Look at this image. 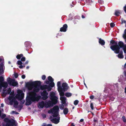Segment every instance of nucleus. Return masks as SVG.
Returning a JSON list of instances; mask_svg holds the SVG:
<instances>
[{
    "instance_id": "32",
    "label": "nucleus",
    "mask_w": 126,
    "mask_h": 126,
    "mask_svg": "<svg viewBox=\"0 0 126 126\" xmlns=\"http://www.w3.org/2000/svg\"><path fill=\"white\" fill-rule=\"evenodd\" d=\"M11 114H18V113L17 112H16L15 111H13L11 112Z\"/></svg>"
},
{
    "instance_id": "61",
    "label": "nucleus",
    "mask_w": 126,
    "mask_h": 126,
    "mask_svg": "<svg viewBox=\"0 0 126 126\" xmlns=\"http://www.w3.org/2000/svg\"><path fill=\"white\" fill-rule=\"evenodd\" d=\"M125 59H126V57H125ZM126 65V63L125 64V66Z\"/></svg>"
},
{
    "instance_id": "25",
    "label": "nucleus",
    "mask_w": 126,
    "mask_h": 126,
    "mask_svg": "<svg viewBox=\"0 0 126 126\" xmlns=\"http://www.w3.org/2000/svg\"><path fill=\"white\" fill-rule=\"evenodd\" d=\"M65 95L66 97H69L72 95V94L70 93H67L65 94Z\"/></svg>"
},
{
    "instance_id": "30",
    "label": "nucleus",
    "mask_w": 126,
    "mask_h": 126,
    "mask_svg": "<svg viewBox=\"0 0 126 126\" xmlns=\"http://www.w3.org/2000/svg\"><path fill=\"white\" fill-rule=\"evenodd\" d=\"M79 101L77 100H75L74 102V104L75 105H77L79 103Z\"/></svg>"
},
{
    "instance_id": "57",
    "label": "nucleus",
    "mask_w": 126,
    "mask_h": 126,
    "mask_svg": "<svg viewBox=\"0 0 126 126\" xmlns=\"http://www.w3.org/2000/svg\"><path fill=\"white\" fill-rule=\"evenodd\" d=\"M82 18H84V16L83 15V16H82Z\"/></svg>"
},
{
    "instance_id": "58",
    "label": "nucleus",
    "mask_w": 126,
    "mask_h": 126,
    "mask_svg": "<svg viewBox=\"0 0 126 126\" xmlns=\"http://www.w3.org/2000/svg\"><path fill=\"white\" fill-rule=\"evenodd\" d=\"M3 117H5L6 116V115H3Z\"/></svg>"
},
{
    "instance_id": "33",
    "label": "nucleus",
    "mask_w": 126,
    "mask_h": 126,
    "mask_svg": "<svg viewBox=\"0 0 126 126\" xmlns=\"http://www.w3.org/2000/svg\"><path fill=\"white\" fill-rule=\"evenodd\" d=\"M124 52L126 54V46H125L123 48Z\"/></svg>"
},
{
    "instance_id": "64",
    "label": "nucleus",
    "mask_w": 126,
    "mask_h": 126,
    "mask_svg": "<svg viewBox=\"0 0 126 126\" xmlns=\"http://www.w3.org/2000/svg\"><path fill=\"white\" fill-rule=\"evenodd\" d=\"M8 63H11L10 62H8Z\"/></svg>"
},
{
    "instance_id": "49",
    "label": "nucleus",
    "mask_w": 126,
    "mask_h": 126,
    "mask_svg": "<svg viewBox=\"0 0 126 126\" xmlns=\"http://www.w3.org/2000/svg\"><path fill=\"white\" fill-rule=\"evenodd\" d=\"M28 63V61H26L25 63V64H27Z\"/></svg>"
},
{
    "instance_id": "3",
    "label": "nucleus",
    "mask_w": 126,
    "mask_h": 126,
    "mask_svg": "<svg viewBox=\"0 0 126 126\" xmlns=\"http://www.w3.org/2000/svg\"><path fill=\"white\" fill-rule=\"evenodd\" d=\"M14 92L12 91L10 94V96L5 100V102L7 104L11 105L14 104V107L16 108L18 104V102L16 101V98L14 97Z\"/></svg>"
},
{
    "instance_id": "6",
    "label": "nucleus",
    "mask_w": 126,
    "mask_h": 126,
    "mask_svg": "<svg viewBox=\"0 0 126 126\" xmlns=\"http://www.w3.org/2000/svg\"><path fill=\"white\" fill-rule=\"evenodd\" d=\"M4 77L2 76L0 77V88L2 87L6 88L8 84L6 82H3Z\"/></svg>"
},
{
    "instance_id": "9",
    "label": "nucleus",
    "mask_w": 126,
    "mask_h": 126,
    "mask_svg": "<svg viewBox=\"0 0 126 126\" xmlns=\"http://www.w3.org/2000/svg\"><path fill=\"white\" fill-rule=\"evenodd\" d=\"M7 82L9 84L12 86H15L17 85L18 83L14 79H11L10 78H8L7 79Z\"/></svg>"
},
{
    "instance_id": "1",
    "label": "nucleus",
    "mask_w": 126,
    "mask_h": 126,
    "mask_svg": "<svg viewBox=\"0 0 126 126\" xmlns=\"http://www.w3.org/2000/svg\"><path fill=\"white\" fill-rule=\"evenodd\" d=\"M40 84V82L39 81L28 82L26 84V87L29 91L27 93L26 103V105H29L32 102L39 100L40 97L36 93L39 91Z\"/></svg>"
},
{
    "instance_id": "28",
    "label": "nucleus",
    "mask_w": 126,
    "mask_h": 126,
    "mask_svg": "<svg viewBox=\"0 0 126 126\" xmlns=\"http://www.w3.org/2000/svg\"><path fill=\"white\" fill-rule=\"evenodd\" d=\"M68 109L67 108H65L63 110L64 113L65 114H67L68 113Z\"/></svg>"
},
{
    "instance_id": "55",
    "label": "nucleus",
    "mask_w": 126,
    "mask_h": 126,
    "mask_svg": "<svg viewBox=\"0 0 126 126\" xmlns=\"http://www.w3.org/2000/svg\"><path fill=\"white\" fill-rule=\"evenodd\" d=\"M125 93L126 94V87L125 88Z\"/></svg>"
},
{
    "instance_id": "4",
    "label": "nucleus",
    "mask_w": 126,
    "mask_h": 126,
    "mask_svg": "<svg viewBox=\"0 0 126 126\" xmlns=\"http://www.w3.org/2000/svg\"><path fill=\"white\" fill-rule=\"evenodd\" d=\"M55 94V93H50V99L51 101H49L45 103V106L47 108L50 106H52L54 104H55L57 103L58 98L54 96Z\"/></svg>"
},
{
    "instance_id": "50",
    "label": "nucleus",
    "mask_w": 126,
    "mask_h": 126,
    "mask_svg": "<svg viewBox=\"0 0 126 126\" xmlns=\"http://www.w3.org/2000/svg\"><path fill=\"white\" fill-rule=\"evenodd\" d=\"M1 106L2 107H3L4 106V104L3 103L1 104Z\"/></svg>"
},
{
    "instance_id": "56",
    "label": "nucleus",
    "mask_w": 126,
    "mask_h": 126,
    "mask_svg": "<svg viewBox=\"0 0 126 126\" xmlns=\"http://www.w3.org/2000/svg\"><path fill=\"white\" fill-rule=\"evenodd\" d=\"M124 74L125 75H126V72L125 71L124 73Z\"/></svg>"
},
{
    "instance_id": "60",
    "label": "nucleus",
    "mask_w": 126,
    "mask_h": 126,
    "mask_svg": "<svg viewBox=\"0 0 126 126\" xmlns=\"http://www.w3.org/2000/svg\"><path fill=\"white\" fill-rule=\"evenodd\" d=\"M84 85H85V86H86V87H87V86L86 85V84L84 83Z\"/></svg>"
},
{
    "instance_id": "10",
    "label": "nucleus",
    "mask_w": 126,
    "mask_h": 126,
    "mask_svg": "<svg viewBox=\"0 0 126 126\" xmlns=\"http://www.w3.org/2000/svg\"><path fill=\"white\" fill-rule=\"evenodd\" d=\"M48 93L45 91H44L41 94L42 98L44 100H45L48 98Z\"/></svg>"
},
{
    "instance_id": "47",
    "label": "nucleus",
    "mask_w": 126,
    "mask_h": 126,
    "mask_svg": "<svg viewBox=\"0 0 126 126\" xmlns=\"http://www.w3.org/2000/svg\"><path fill=\"white\" fill-rule=\"evenodd\" d=\"M124 10L125 12L126 13V6L124 7Z\"/></svg>"
},
{
    "instance_id": "35",
    "label": "nucleus",
    "mask_w": 126,
    "mask_h": 126,
    "mask_svg": "<svg viewBox=\"0 0 126 126\" xmlns=\"http://www.w3.org/2000/svg\"><path fill=\"white\" fill-rule=\"evenodd\" d=\"M115 24L113 23H111L110 24V26L111 27H113L114 26Z\"/></svg>"
},
{
    "instance_id": "20",
    "label": "nucleus",
    "mask_w": 126,
    "mask_h": 126,
    "mask_svg": "<svg viewBox=\"0 0 126 126\" xmlns=\"http://www.w3.org/2000/svg\"><path fill=\"white\" fill-rule=\"evenodd\" d=\"M123 52L122 51L120 52V53L117 55L118 57L120 58H123L124 56L123 55Z\"/></svg>"
},
{
    "instance_id": "40",
    "label": "nucleus",
    "mask_w": 126,
    "mask_h": 126,
    "mask_svg": "<svg viewBox=\"0 0 126 126\" xmlns=\"http://www.w3.org/2000/svg\"><path fill=\"white\" fill-rule=\"evenodd\" d=\"M90 107L91 108L92 110L94 109V107H93V104L92 103H91L90 104Z\"/></svg>"
},
{
    "instance_id": "54",
    "label": "nucleus",
    "mask_w": 126,
    "mask_h": 126,
    "mask_svg": "<svg viewBox=\"0 0 126 126\" xmlns=\"http://www.w3.org/2000/svg\"><path fill=\"white\" fill-rule=\"evenodd\" d=\"M83 120L82 119H81L80 120V121L81 122H82L83 121Z\"/></svg>"
},
{
    "instance_id": "59",
    "label": "nucleus",
    "mask_w": 126,
    "mask_h": 126,
    "mask_svg": "<svg viewBox=\"0 0 126 126\" xmlns=\"http://www.w3.org/2000/svg\"><path fill=\"white\" fill-rule=\"evenodd\" d=\"M26 68L27 69H28V68H29V67L28 66Z\"/></svg>"
},
{
    "instance_id": "37",
    "label": "nucleus",
    "mask_w": 126,
    "mask_h": 126,
    "mask_svg": "<svg viewBox=\"0 0 126 126\" xmlns=\"http://www.w3.org/2000/svg\"><path fill=\"white\" fill-rule=\"evenodd\" d=\"M25 57H23L21 59V61H25Z\"/></svg>"
},
{
    "instance_id": "7",
    "label": "nucleus",
    "mask_w": 126,
    "mask_h": 126,
    "mask_svg": "<svg viewBox=\"0 0 126 126\" xmlns=\"http://www.w3.org/2000/svg\"><path fill=\"white\" fill-rule=\"evenodd\" d=\"M17 91V94L16 96V98L19 100H22L24 96V94L23 93L22 91L20 90H18Z\"/></svg>"
},
{
    "instance_id": "19",
    "label": "nucleus",
    "mask_w": 126,
    "mask_h": 126,
    "mask_svg": "<svg viewBox=\"0 0 126 126\" xmlns=\"http://www.w3.org/2000/svg\"><path fill=\"white\" fill-rule=\"evenodd\" d=\"M44 106V103L43 101H42L39 103L38 107L39 108H42Z\"/></svg>"
},
{
    "instance_id": "22",
    "label": "nucleus",
    "mask_w": 126,
    "mask_h": 126,
    "mask_svg": "<svg viewBox=\"0 0 126 126\" xmlns=\"http://www.w3.org/2000/svg\"><path fill=\"white\" fill-rule=\"evenodd\" d=\"M123 37L124 39H126L125 41L126 43V29L124 31V33L123 35Z\"/></svg>"
},
{
    "instance_id": "51",
    "label": "nucleus",
    "mask_w": 126,
    "mask_h": 126,
    "mask_svg": "<svg viewBox=\"0 0 126 126\" xmlns=\"http://www.w3.org/2000/svg\"><path fill=\"white\" fill-rule=\"evenodd\" d=\"M71 126H75V125L73 123H72L71 124Z\"/></svg>"
},
{
    "instance_id": "38",
    "label": "nucleus",
    "mask_w": 126,
    "mask_h": 126,
    "mask_svg": "<svg viewBox=\"0 0 126 126\" xmlns=\"http://www.w3.org/2000/svg\"><path fill=\"white\" fill-rule=\"evenodd\" d=\"M86 2L89 4L92 2V0H86Z\"/></svg>"
},
{
    "instance_id": "14",
    "label": "nucleus",
    "mask_w": 126,
    "mask_h": 126,
    "mask_svg": "<svg viewBox=\"0 0 126 126\" xmlns=\"http://www.w3.org/2000/svg\"><path fill=\"white\" fill-rule=\"evenodd\" d=\"M67 27V24H65L63 27L61 28L60 29V31L61 32H65L66 31V29Z\"/></svg>"
},
{
    "instance_id": "21",
    "label": "nucleus",
    "mask_w": 126,
    "mask_h": 126,
    "mask_svg": "<svg viewBox=\"0 0 126 126\" xmlns=\"http://www.w3.org/2000/svg\"><path fill=\"white\" fill-rule=\"evenodd\" d=\"M99 42L101 45H104L105 44V42L104 41L101 39H99Z\"/></svg>"
},
{
    "instance_id": "18",
    "label": "nucleus",
    "mask_w": 126,
    "mask_h": 126,
    "mask_svg": "<svg viewBox=\"0 0 126 126\" xmlns=\"http://www.w3.org/2000/svg\"><path fill=\"white\" fill-rule=\"evenodd\" d=\"M60 99L61 100L62 103L64 104L66 102V98L65 97H61L60 98Z\"/></svg>"
},
{
    "instance_id": "11",
    "label": "nucleus",
    "mask_w": 126,
    "mask_h": 126,
    "mask_svg": "<svg viewBox=\"0 0 126 126\" xmlns=\"http://www.w3.org/2000/svg\"><path fill=\"white\" fill-rule=\"evenodd\" d=\"M5 69V67L3 63L0 64V74L1 75L3 73Z\"/></svg>"
},
{
    "instance_id": "5",
    "label": "nucleus",
    "mask_w": 126,
    "mask_h": 126,
    "mask_svg": "<svg viewBox=\"0 0 126 126\" xmlns=\"http://www.w3.org/2000/svg\"><path fill=\"white\" fill-rule=\"evenodd\" d=\"M15 121L13 120H9L8 118H5L4 119V122L3 123V126H13Z\"/></svg>"
},
{
    "instance_id": "62",
    "label": "nucleus",
    "mask_w": 126,
    "mask_h": 126,
    "mask_svg": "<svg viewBox=\"0 0 126 126\" xmlns=\"http://www.w3.org/2000/svg\"><path fill=\"white\" fill-rule=\"evenodd\" d=\"M71 87L72 88L73 87V85H71Z\"/></svg>"
},
{
    "instance_id": "12",
    "label": "nucleus",
    "mask_w": 126,
    "mask_h": 126,
    "mask_svg": "<svg viewBox=\"0 0 126 126\" xmlns=\"http://www.w3.org/2000/svg\"><path fill=\"white\" fill-rule=\"evenodd\" d=\"M41 89L42 90L47 89L48 91H50L51 90V88L49 86L47 85H45L42 86L41 87Z\"/></svg>"
},
{
    "instance_id": "63",
    "label": "nucleus",
    "mask_w": 126,
    "mask_h": 126,
    "mask_svg": "<svg viewBox=\"0 0 126 126\" xmlns=\"http://www.w3.org/2000/svg\"><path fill=\"white\" fill-rule=\"evenodd\" d=\"M28 43V42H25V44H27V43Z\"/></svg>"
},
{
    "instance_id": "17",
    "label": "nucleus",
    "mask_w": 126,
    "mask_h": 126,
    "mask_svg": "<svg viewBox=\"0 0 126 126\" xmlns=\"http://www.w3.org/2000/svg\"><path fill=\"white\" fill-rule=\"evenodd\" d=\"M118 45L121 48H122L123 49L124 47L125 46H126V45H124L123 43L122 42H119L118 43Z\"/></svg>"
},
{
    "instance_id": "46",
    "label": "nucleus",
    "mask_w": 126,
    "mask_h": 126,
    "mask_svg": "<svg viewBox=\"0 0 126 126\" xmlns=\"http://www.w3.org/2000/svg\"><path fill=\"white\" fill-rule=\"evenodd\" d=\"M42 116L43 118H45L46 117V115L45 114H43L42 115Z\"/></svg>"
},
{
    "instance_id": "43",
    "label": "nucleus",
    "mask_w": 126,
    "mask_h": 126,
    "mask_svg": "<svg viewBox=\"0 0 126 126\" xmlns=\"http://www.w3.org/2000/svg\"><path fill=\"white\" fill-rule=\"evenodd\" d=\"M25 67V66H24V65L23 66V65H20L19 66V67L20 68H23L24 67Z\"/></svg>"
},
{
    "instance_id": "36",
    "label": "nucleus",
    "mask_w": 126,
    "mask_h": 126,
    "mask_svg": "<svg viewBox=\"0 0 126 126\" xmlns=\"http://www.w3.org/2000/svg\"><path fill=\"white\" fill-rule=\"evenodd\" d=\"M121 20V23L123 24V23H126V21L125 20H123V19H122Z\"/></svg>"
},
{
    "instance_id": "52",
    "label": "nucleus",
    "mask_w": 126,
    "mask_h": 126,
    "mask_svg": "<svg viewBox=\"0 0 126 126\" xmlns=\"http://www.w3.org/2000/svg\"><path fill=\"white\" fill-rule=\"evenodd\" d=\"M46 126V124L45 123H44L42 125V126Z\"/></svg>"
},
{
    "instance_id": "44",
    "label": "nucleus",
    "mask_w": 126,
    "mask_h": 126,
    "mask_svg": "<svg viewBox=\"0 0 126 126\" xmlns=\"http://www.w3.org/2000/svg\"><path fill=\"white\" fill-rule=\"evenodd\" d=\"M21 77L23 79H24L25 78V76L24 75H23Z\"/></svg>"
},
{
    "instance_id": "48",
    "label": "nucleus",
    "mask_w": 126,
    "mask_h": 126,
    "mask_svg": "<svg viewBox=\"0 0 126 126\" xmlns=\"http://www.w3.org/2000/svg\"><path fill=\"white\" fill-rule=\"evenodd\" d=\"M46 126H52V125L51 124H49L47 125Z\"/></svg>"
},
{
    "instance_id": "15",
    "label": "nucleus",
    "mask_w": 126,
    "mask_h": 126,
    "mask_svg": "<svg viewBox=\"0 0 126 126\" xmlns=\"http://www.w3.org/2000/svg\"><path fill=\"white\" fill-rule=\"evenodd\" d=\"M11 88H9L7 90H3V93L4 94H9L11 92Z\"/></svg>"
},
{
    "instance_id": "45",
    "label": "nucleus",
    "mask_w": 126,
    "mask_h": 126,
    "mask_svg": "<svg viewBox=\"0 0 126 126\" xmlns=\"http://www.w3.org/2000/svg\"><path fill=\"white\" fill-rule=\"evenodd\" d=\"M94 96L93 95H91L90 96V98L91 99H93L94 98Z\"/></svg>"
},
{
    "instance_id": "13",
    "label": "nucleus",
    "mask_w": 126,
    "mask_h": 126,
    "mask_svg": "<svg viewBox=\"0 0 126 126\" xmlns=\"http://www.w3.org/2000/svg\"><path fill=\"white\" fill-rule=\"evenodd\" d=\"M62 90L64 91L67 90L68 88L67 84L66 83H63L62 84Z\"/></svg>"
},
{
    "instance_id": "23",
    "label": "nucleus",
    "mask_w": 126,
    "mask_h": 126,
    "mask_svg": "<svg viewBox=\"0 0 126 126\" xmlns=\"http://www.w3.org/2000/svg\"><path fill=\"white\" fill-rule=\"evenodd\" d=\"M61 83L60 81H58L57 83V86L58 87V89H59L62 88L60 86Z\"/></svg>"
},
{
    "instance_id": "24",
    "label": "nucleus",
    "mask_w": 126,
    "mask_h": 126,
    "mask_svg": "<svg viewBox=\"0 0 126 126\" xmlns=\"http://www.w3.org/2000/svg\"><path fill=\"white\" fill-rule=\"evenodd\" d=\"M23 55L22 54H18L16 56V58L18 59H19L21 57H23Z\"/></svg>"
},
{
    "instance_id": "31",
    "label": "nucleus",
    "mask_w": 126,
    "mask_h": 126,
    "mask_svg": "<svg viewBox=\"0 0 126 126\" xmlns=\"http://www.w3.org/2000/svg\"><path fill=\"white\" fill-rule=\"evenodd\" d=\"M17 64L19 65H21L22 64V63L21 61L19 60L17 61Z\"/></svg>"
},
{
    "instance_id": "8",
    "label": "nucleus",
    "mask_w": 126,
    "mask_h": 126,
    "mask_svg": "<svg viewBox=\"0 0 126 126\" xmlns=\"http://www.w3.org/2000/svg\"><path fill=\"white\" fill-rule=\"evenodd\" d=\"M110 48L115 53L118 54L119 53L120 48L117 44L111 46Z\"/></svg>"
},
{
    "instance_id": "16",
    "label": "nucleus",
    "mask_w": 126,
    "mask_h": 126,
    "mask_svg": "<svg viewBox=\"0 0 126 126\" xmlns=\"http://www.w3.org/2000/svg\"><path fill=\"white\" fill-rule=\"evenodd\" d=\"M58 90L59 93V94L61 96H63L64 95V91L63 92V91L62 88H61Z\"/></svg>"
},
{
    "instance_id": "39",
    "label": "nucleus",
    "mask_w": 126,
    "mask_h": 126,
    "mask_svg": "<svg viewBox=\"0 0 126 126\" xmlns=\"http://www.w3.org/2000/svg\"><path fill=\"white\" fill-rule=\"evenodd\" d=\"M46 78V76L45 75H43L42 76V79L43 80H44Z\"/></svg>"
},
{
    "instance_id": "42",
    "label": "nucleus",
    "mask_w": 126,
    "mask_h": 126,
    "mask_svg": "<svg viewBox=\"0 0 126 126\" xmlns=\"http://www.w3.org/2000/svg\"><path fill=\"white\" fill-rule=\"evenodd\" d=\"M98 2L99 3L101 4H102L103 3V1L102 0H98Z\"/></svg>"
},
{
    "instance_id": "29",
    "label": "nucleus",
    "mask_w": 126,
    "mask_h": 126,
    "mask_svg": "<svg viewBox=\"0 0 126 126\" xmlns=\"http://www.w3.org/2000/svg\"><path fill=\"white\" fill-rule=\"evenodd\" d=\"M50 85L51 87H53L54 86V83L53 81L51 82V83L50 84Z\"/></svg>"
},
{
    "instance_id": "27",
    "label": "nucleus",
    "mask_w": 126,
    "mask_h": 126,
    "mask_svg": "<svg viewBox=\"0 0 126 126\" xmlns=\"http://www.w3.org/2000/svg\"><path fill=\"white\" fill-rule=\"evenodd\" d=\"M48 80L50 82H53V79L50 76H49L48 77Z\"/></svg>"
},
{
    "instance_id": "41",
    "label": "nucleus",
    "mask_w": 126,
    "mask_h": 126,
    "mask_svg": "<svg viewBox=\"0 0 126 126\" xmlns=\"http://www.w3.org/2000/svg\"><path fill=\"white\" fill-rule=\"evenodd\" d=\"M14 75L15 77V78H17L18 76V74L17 73H15L14 74Z\"/></svg>"
},
{
    "instance_id": "53",
    "label": "nucleus",
    "mask_w": 126,
    "mask_h": 126,
    "mask_svg": "<svg viewBox=\"0 0 126 126\" xmlns=\"http://www.w3.org/2000/svg\"><path fill=\"white\" fill-rule=\"evenodd\" d=\"M46 83L47 84H48L49 83V82L48 81H46Z\"/></svg>"
},
{
    "instance_id": "26",
    "label": "nucleus",
    "mask_w": 126,
    "mask_h": 126,
    "mask_svg": "<svg viewBox=\"0 0 126 126\" xmlns=\"http://www.w3.org/2000/svg\"><path fill=\"white\" fill-rule=\"evenodd\" d=\"M120 14V12L119 11H116L115 13V15L116 16H118Z\"/></svg>"
},
{
    "instance_id": "34",
    "label": "nucleus",
    "mask_w": 126,
    "mask_h": 126,
    "mask_svg": "<svg viewBox=\"0 0 126 126\" xmlns=\"http://www.w3.org/2000/svg\"><path fill=\"white\" fill-rule=\"evenodd\" d=\"M123 120L124 122H126V119L125 116H123L122 117Z\"/></svg>"
},
{
    "instance_id": "2",
    "label": "nucleus",
    "mask_w": 126,
    "mask_h": 126,
    "mask_svg": "<svg viewBox=\"0 0 126 126\" xmlns=\"http://www.w3.org/2000/svg\"><path fill=\"white\" fill-rule=\"evenodd\" d=\"M59 110L58 106H56L48 111V113H52V115L54 118L52 119V121L55 124H57L59 122L60 117L58 113Z\"/></svg>"
}]
</instances>
